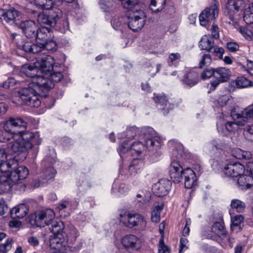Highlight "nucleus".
I'll return each instance as SVG.
<instances>
[{
    "label": "nucleus",
    "instance_id": "nucleus-1",
    "mask_svg": "<svg viewBox=\"0 0 253 253\" xmlns=\"http://www.w3.org/2000/svg\"><path fill=\"white\" fill-rule=\"evenodd\" d=\"M63 77L60 72L51 71L37 77L29 83L28 87L22 88L18 91V100H21V104L39 107L41 101L37 95L47 96L48 91L54 86V83L60 82Z\"/></svg>",
    "mask_w": 253,
    "mask_h": 253
},
{
    "label": "nucleus",
    "instance_id": "nucleus-2",
    "mask_svg": "<svg viewBox=\"0 0 253 253\" xmlns=\"http://www.w3.org/2000/svg\"><path fill=\"white\" fill-rule=\"evenodd\" d=\"M27 126L24 128V129ZM24 128L16 129L13 135V141L7 144V149L11 153L15 154L17 160L24 161L28 155V150L32 148L34 143V134L29 131H24Z\"/></svg>",
    "mask_w": 253,
    "mask_h": 253
},
{
    "label": "nucleus",
    "instance_id": "nucleus-3",
    "mask_svg": "<svg viewBox=\"0 0 253 253\" xmlns=\"http://www.w3.org/2000/svg\"><path fill=\"white\" fill-rule=\"evenodd\" d=\"M169 172L171 179L174 183H179L184 178L185 187L187 189L192 187L196 179V174L192 169L189 168L183 169L177 161L171 163Z\"/></svg>",
    "mask_w": 253,
    "mask_h": 253
},
{
    "label": "nucleus",
    "instance_id": "nucleus-4",
    "mask_svg": "<svg viewBox=\"0 0 253 253\" xmlns=\"http://www.w3.org/2000/svg\"><path fill=\"white\" fill-rule=\"evenodd\" d=\"M142 131L144 132V143L137 141L131 144V151H134L139 155L146 149L149 151H153L160 148V138L156 135H154V131L152 127H145Z\"/></svg>",
    "mask_w": 253,
    "mask_h": 253
},
{
    "label": "nucleus",
    "instance_id": "nucleus-5",
    "mask_svg": "<svg viewBox=\"0 0 253 253\" xmlns=\"http://www.w3.org/2000/svg\"><path fill=\"white\" fill-rule=\"evenodd\" d=\"M54 63V60L52 56L44 55L36 63L35 65H25L22 70L27 77L32 78L33 81H34L37 77L41 76L38 73L44 75L45 73L51 71Z\"/></svg>",
    "mask_w": 253,
    "mask_h": 253
},
{
    "label": "nucleus",
    "instance_id": "nucleus-6",
    "mask_svg": "<svg viewBox=\"0 0 253 253\" xmlns=\"http://www.w3.org/2000/svg\"><path fill=\"white\" fill-rule=\"evenodd\" d=\"M26 126L27 122L22 119L10 118L4 124V129H0V142L13 141V135L17 133L16 129L24 128Z\"/></svg>",
    "mask_w": 253,
    "mask_h": 253
},
{
    "label": "nucleus",
    "instance_id": "nucleus-7",
    "mask_svg": "<svg viewBox=\"0 0 253 253\" xmlns=\"http://www.w3.org/2000/svg\"><path fill=\"white\" fill-rule=\"evenodd\" d=\"M230 115L234 121L227 122L225 124L226 128L229 132L238 130L239 126L244 125L249 120L253 119V112H230Z\"/></svg>",
    "mask_w": 253,
    "mask_h": 253
},
{
    "label": "nucleus",
    "instance_id": "nucleus-8",
    "mask_svg": "<svg viewBox=\"0 0 253 253\" xmlns=\"http://www.w3.org/2000/svg\"><path fill=\"white\" fill-rule=\"evenodd\" d=\"M120 221L129 228L136 227L138 229L144 230L146 226V221L142 215L135 213L126 212L120 214Z\"/></svg>",
    "mask_w": 253,
    "mask_h": 253
},
{
    "label": "nucleus",
    "instance_id": "nucleus-9",
    "mask_svg": "<svg viewBox=\"0 0 253 253\" xmlns=\"http://www.w3.org/2000/svg\"><path fill=\"white\" fill-rule=\"evenodd\" d=\"M134 7L127 17V26L133 31H137L144 26L146 16L143 10L134 9Z\"/></svg>",
    "mask_w": 253,
    "mask_h": 253
},
{
    "label": "nucleus",
    "instance_id": "nucleus-10",
    "mask_svg": "<svg viewBox=\"0 0 253 253\" xmlns=\"http://www.w3.org/2000/svg\"><path fill=\"white\" fill-rule=\"evenodd\" d=\"M63 13L59 8H53L49 10L48 13H41L38 15L37 20L39 24L54 27L57 20L62 17Z\"/></svg>",
    "mask_w": 253,
    "mask_h": 253
},
{
    "label": "nucleus",
    "instance_id": "nucleus-11",
    "mask_svg": "<svg viewBox=\"0 0 253 253\" xmlns=\"http://www.w3.org/2000/svg\"><path fill=\"white\" fill-rule=\"evenodd\" d=\"M219 3L216 0H213L211 4L204 10L199 15L201 25L206 26L209 23L216 19L218 15Z\"/></svg>",
    "mask_w": 253,
    "mask_h": 253
},
{
    "label": "nucleus",
    "instance_id": "nucleus-12",
    "mask_svg": "<svg viewBox=\"0 0 253 253\" xmlns=\"http://www.w3.org/2000/svg\"><path fill=\"white\" fill-rule=\"evenodd\" d=\"M55 213L51 209H46L38 212L35 215L34 223L37 227H48L55 219Z\"/></svg>",
    "mask_w": 253,
    "mask_h": 253
},
{
    "label": "nucleus",
    "instance_id": "nucleus-13",
    "mask_svg": "<svg viewBox=\"0 0 253 253\" xmlns=\"http://www.w3.org/2000/svg\"><path fill=\"white\" fill-rule=\"evenodd\" d=\"M21 17V13L14 7L9 9L0 8V19L1 21L4 22L10 25L16 23Z\"/></svg>",
    "mask_w": 253,
    "mask_h": 253
},
{
    "label": "nucleus",
    "instance_id": "nucleus-14",
    "mask_svg": "<svg viewBox=\"0 0 253 253\" xmlns=\"http://www.w3.org/2000/svg\"><path fill=\"white\" fill-rule=\"evenodd\" d=\"M231 76V71L225 67L214 68V79L211 82L213 89H215L218 85L222 83L226 82Z\"/></svg>",
    "mask_w": 253,
    "mask_h": 253
},
{
    "label": "nucleus",
    "instance_id": "nucleus-15",
    "mask_svg": "<svg viewBox=\"0 0 253 253\" xmlns=\"http://www.w3.org/2000/svg\"><path fill=\"white\" fill-rule=\"evenodd\" d=\"M245 170L244 165L238 162H230L224 167L222 172L227 177H236L242 174Z\"/></svg>",
    "mask_w": 253,
    "mask_h": 253
},
{
    "label": "nucleus",
    "instance_id": "nucleus-16",
    "mask_svg": "<svg viewBox=\"0 0 253 253\" xmlns=\"http://www.w3.org/2000/svg\"><path fill=\"white\" fill-rule=\"evenodd\" d=\"M244 4L243 0H227L225 13L231 21H234L235 14L244 7Z\"/></svg>",
    "mask_w": 253,
    "mask_h": 253
},
{
    "label": "nucleus",
    "instance_id": "nucleus-17",
    "mask_svg": "<svg viewBox=\"0 0 253 253\" xmlns=\"http://www.w3.org/2000/svg\"><path fill=\"white\" fill-rule=\"evenodd\" d=\"M19 27L22 31L23 34L30 39L35 38L39 28L37 23L31 20L21 21Z\"/></svg>",
    "mask_w": 253,
    "mask_h": 253
},
{
    "label": "nucleus",
    "instance_id": "nucleus-18",
    "mask_svg": "<svg viewBox=\"0 0 253 253\" xmlns=\"http://www.w3.org/2000/svg\"><path fill=\"white\" fill-rule=\"evenodd\" d=\"M123 246L128 250H139L141 246L140 239L134 235L125 236L121 240Z\"/></svg>",
    "mask_w": 253,
    "mask_h": 253
},
{
    "label": "nucleus",
    "instance_id": "nucleus-19",
    "mask_svg": "<svg viewBox=\"0 0 253 253\" xmlns=\"http://www.w3.org/2000/svg\"><path fill=\"white\" fill-rule=\"evenodd\" d=\"M171 182L167 179H162L152 187L154 193L158 197L166 196L170 189Z\"/></svg>",
    "mask_w": 253,
    "mask_h": 253
},
{
    "label": "nucleus",
    "instance_id": "nucleus-20",
    "mask_svg": "<svg viewBox=\"0 0 253 253\" xmlns=\"http://www.w3.org/2000/svg\"><path fill=\"white\" fill-rule=\"evenodd\" d=\"M197 70L195 68L187 71L181 80L182 84L189 87L197 84L200 81V74Z\"/></svg>",
    "mask_w": 253,
    "mask_h": 253
},
{
    "label": "nucleus",
    "instance_id": "nucleus-21",
    "mask_svg": "<svg viewBox=\"0 0 253 253\" xmlns=\"http://www.w3.org/2000/svg\"><path fill=\"white\" fill-rule=\"evenodd\" d=\"M56 173V170L51 167H49L46 169H44L41 173V179L35 184H33L34 187L38 188L41 186V184L45 182H47L49 180L53 179Z\"/></svg>",
    "mask_w": 253,
    "mask_h": 253
},
{
    "label": "nucleus",
    "instance_id": "nucleus-22",
    "mask_svg": "<svg viewBox=\"0 0 253 253\" xmlns=\"http://www.w3.org/2000/svg\"><path fill=\"white\" fill-rule=\"evenodd\" d=\"M18 47L19 49L25 52L36 54L41 52L42 47V46H40L39 43L38 44L37 42L35 44L31 40H25L21 44H19Z\"/></svg>",
    "mask_w": 253,
    "mask_h": 253
},
{
    "label": "nucleus",
    "instance_id": "nucleus-23",
    "mask_svg": "<svg viewBox=\"0 0 253 253\" xmlns=\"http://www.w3.org/2000/svg\"><path fill=\"white\" fill-rule=\"evenodd\" d=\"M13 181H15L16 184L20 183L21 180L25 179L29 173L28 169L24 166H16L11 171Z\"/></svg>",
    "mask_w": 253,
    "mask_h": 253
},
{
    "label": "nucleus",
    "instance_id": "nucleus-24",
    "mask_svg": "<svg viewBox=\"0 0 253 253\" xmlns=\"http://www.w3.org/2000/svg\"><path fill=\"white\" fill-rule=\"evenodd\" d=\"M49 243L50 247L52 249L59 250L66 245L67 235L59 234L53 235V237L50 238Z\"/></svg>",
    "mask_w": 253,
    "mask_h": 253
},
{
    "label": "nucleus",
    "instance_id": "nucleus-25",
    "mask_svg": "<svg viewBox=\"0 0 253 253\" xmlns=\"http://www.w3.org/2000/svg\"><path fill=\"white\" fill-rule=\"evenodd\" d=\"M28 211V206L25 204H21L11 210L10 216L13 219L22 218L27 214Z\"/></svg>",
    "mask_w": 253,
    "mask_h": 253
},
{
    "label": "nucleus",
    "instance_id": "nucleus-26",
    "mask_svg": "<svg viewBox=\"0 0 253 253\" xmlns=\"http://www.w3.org/2000/svg\"><path fill=\"white\" fill-rule=\"evenodd\" d=\"M15 155V154H14ZM18 161H20L17 160L14 156L12 160H9L8 161H4L0 162V172L10 173L11 171H13V169H15L18 166Z\"/></svg>",
    "mask_w": 253,
    "mask_h": 253
},
{
    "label": "nucleus",
    "instance_id": "nucleus-27",
    "mask_svg": "<svg viewBox=\"0 0 253 253\" xmlns=\"http://www.w3.org/2000/svg\"><path fill=\"white\" fill-rule=\"evenodd\" d=\"M48 227L53 235L66 234L64 231L65 229L64 223L58 219L55 218Z\"/></svg>",
    "mask_w": 253,
    "mask_h": 253
},
{
    "label": "nucleus",
    "instance_id": "nucleus-28",
    "mask_svg": "<svg viewBox=\"0 0 253 253\" xmlns=\"http://www.w3.org/2000/svg\"><path fill=\"white\" fill-rule=\"evenodd\" d=\"M237 184L241 189H247L253 185V176L250 174L239 175Z\"/></svg>",
    "mask_w": 253,
    "mask_h": 253
},
{
    "label": "nucleus",
    "instance_id": "nucleus-29",
    "mask_svg": "<svg viewBox=\"0 0 253 253\" xmlns=\"http://www.w3.org/2000/svg\"><path fill=\"white\" fill-rule=\"evenodd\" d=\"M50 31L49 27L44 26L41 28L39 27L35 38L36 39L37 42L39 44V43L44 42L49 40L50 36Z\"/></svg>",
    "mask_w": 253,
    "mask_h": 253
},
{
    "label": "nucleus",
    "instance_id": "nucleus-30",
    "mask_svg": "<svg viewBox=\"0 0 253 253\" xmlns=\"http://www.w3.org/2000/svg\"><path fill=\"white\" fill-rule=\"evenodd\" d=\"M213 45L214 40L210 35H204L199 42L201 49L206 50L208 52L211 51Z\"/></svg>",
    "mask_w": 253,
    "mask_h": 253
},
{
    "label": "nucleus",
    "instance_id": "nucleus-31",
    "mask_svg": "<svg viewBox=\"0 0 253 253\" xmlns=\"http://www.w3.org/2000/svg\"><path fill=\"white\" fill-rule=\"evenodd\" d=\"M244 217L242 215L238 214L231 217V229L236 232L240 231L243 226Z\"/></svg>",
    "mask_w": 253,
    "mask_h": 253
},
{
    "label": "nucleus",
    "instance_id": "nucleus-32",
    "mask_svg": "<svg viewBox=\"0 0 253 253\" xmlns=\"http://www.w3.org/2000/svg\"><path fill=\"white\" fill-rule=\"evenodd\" d=\"M232 85L238 88H246L253 86L252 81L248 80L245 77L241 76L238 77L235 81H233Z\"/></svg>",
    "mask_w": 253,
    "mask_h": 253
},
{
    "label": "nucleus",
    "instance_id": "nucleus-33",
    "mask_svg": "<svg viewBox=\"0 0 253 253\" xmlns=\"http://www.w3.org/2000/svg\"><path fill=\"white\" fill-rule=\"evenodd\" d=\"M35 2L38 7L43 9L50 10L57 8L53 6V5H56V0H35Z\"/></svg>",
    "mask_w": 253,
    "mask_h": 253
},
{
    "label": "nucleus",
    "instance_id": "nucleus-34",
    "mask_svg": "<svg viewBox=\"0 0 253 253\" xmlns=\"http://www.w3.org/2000/svg\"><path fill=\"white\" fill-rule=\"evenodd\" d=\"M166 0H151L150 9L154 13L162 11L165 7Z\"/></svg>",
    "mask_w": 253,
    "mask_h": 253
},
{
    "label": "nucleus",
    "instance_id": "nucleus-35",
    "mask_svg": "<svg viewBox=\"0 0 253 253\" xmlns=\"http://www.w3.org/2000/svg\"><path fill=\"white\" fill-rule=\"evenodd\" d=\"M11 172L10 173H0V183L5 186H8L9 188L16 184L15 181H13Z\"/></svg>",
    "mask_w": 253,
    "mask_h": 253
},
{
    "label": "nucleus",
    "instance_id": "nucleus-36",
    "mask_svg": "<svg viewBox=\"0 0 253 253\" xmlns=\"http://www.w3.org/2000/svg\"><path fill=\"white\" fill-rule=\"evenodd\" d=\"M127 17L115 16L111 21V24L115 30H121V28L126 25Z\"/></svg>",
    "mask_w": 253,
    "mask_h": 253
},
{
    "label": "nucleus",
    "instance_id": "nucleus-37",
    "mask_svg": "<svg viewBox=\"0 0 253 253\" xmlns=\"http://www.w3.org/2000/svg\"><path fill=\"white\" fill-rule=\"evenodd\" d=\"M39 46H42V47L41 52L44 50L55 51L57 48L56 42L51 40H48L45 42L39 43Z\"/></svg>",
    "mask_w": 253,
    "mask_h": 253
},
{
    "label": "nucleus",
    "instance_id": "nucleus-38",
    "mask_svg": "<svg viewBox=\"0 0 253 253\" xmlns=\"http://www.w3.org/2000/svg\"><path fill=\"white\" fill-rule=\"evenodd\" d=\"M230 207L233 211L238 212H242L245 209L246 204L241 200L235 199L231 201Z\"/></svg>",
    "mask_w": 253,
    "mask_h": 253
},
{
    "label": "nucleus",
    "instance_id": "nucleus-39",
    "mask_svg": "<svg viewBox=\"0 0 253 253\" xmlns=\"http://www.w3.org/2000/svg\"><path fill=\"white\" fill-rule=\"evenodd\" d=\"M243 19L247 24L253 23V3H251L247 8L245 9Z\"/></svg>",
    "mask_w": 253,
    "mask_h": 253
},
{
    "label": "nucleus",
    "instance_id": "nucleus-40",
    "mask_svg": "<svg viewBox=\"0 0 253 253\" xmlns=\"http://www.w3.org/2000/svg\"><path fill=\"white\" fill-rule=\"evenodd\" d=\"M145 127H144V128ZM143 128H144V127L138 128L134 126L129 127L126 131V137L129 139H132L137 134L141 135V133L144 135V132L143 131H141Z\"/></svg>",
    "mask_w": 253,
    "mask_h": 253
},
{
    "label": "nucleus",
    "instance_id": "nucleus-41",
    "mask_svg": "<svg viewBox=\"0 0 253 253\" xmlns=\"http://www.w3.org/2000/svg\"><path fill=\"white\" fill-rule=\"evenodd\" d=\"M153 100L155 103L158 106H164L167 105L168 102L167 96L164 93L154 94Z\"/></svg>",
    "mask_w": 253,
    "mask_h": 253
},
{
    "label": "nucleus",
    "instance_id": "nucleus-42",
    "mask_svg": "<svg viewBox=\"0 0 253 253\" xmlns=\"http://www.w3.org/2000/svg\"><path fill=\"white\" fill-rule=\"evenodd\" d=\"M212 230L218 235L226 234L224 223L222 221L215 222L212 225Z\"/></svg>",
    "mask_w": 253,
    "mask_h": 253
},
{
    "label": "nucleus",
    "instance_id": "nucleus-43",
    "mask_svg": "<svg viewBox=\"0 0 253 253\" xmlns=\"http://www.w3.org/2000/svg\"><path fill=\"white\" fill-rule=\"evenodd\" d=\"M143 166V162L139 159H134L129 166L131 172H137Z\"/></svg>",
    "mask_w": 253,
    "mask_h": 253
},
{
    "label": "nucleus",
    "instance_id": "nucleus-44",
    "mask_svg": "<svg viewBox=\"0 0 253 253\" xmlns=\"http://www.w3.org/2000/svg\"><path fill=\"white\" fill-rule=\"evenodd\" d=\"M117 188L118 189V192L120 194H124L128 191V187L124 183H121L118 185L117 182H114L112 186V192H115L114 189Z\"/></svg>",
    "mask_w": 253,
    "mask_h": 253
},
{
    "label": "nucleus",
    "instance_id": "nucleus-45",
    "mask_svg": "<svg viewBox=\"0 0 253 253\" xmlns=\"http://www.w3.org/2000/svg\"><path fill=\"white\" fill-rule=\"evenodd\" d=\"M12 239L10 238L7 239L4 244L0 245V253H7L12 247Z\"/></svg>",
    "mask_w": 253,
    "mask_h": 253
},
{
    "label": "nucleus",
    "instance_id": "nucleus-46",
    "mask_svg": "<svg viewBox=\"0 0 253 253\" xmlns=\"http://www.w3.org/2000/svg\"><path fill=\"white\" fill-rule=\"evenodd\" d=\"M244 135L245 138L250 141H253V126H246L244 129Z\"/></svg>",
    "mask_w": 253,
    "mask_h": 253
},
{
    "label": "nucleus",
    "instance_id": "nucleus-47",
    "mask_svg": "<svg viewBox=\"0 0 253 253\" xmlns=\"http://www.w3.org/2000/svg\"><path fill=\"white\" fill-rule=\"evenodd\" d=\"M201 78L204 80H208L211 77L214 79V68H207L201 74Z\"/></svg>",
    "mask_w": 253,
    "mask_h": 253
},
{
    "label": "nucleus",
    "instance_id": "nucleus-48",
    "mask_svg": "<svg viewBox=\"0 0 253 253\" xmlns=\"http://www.w3.org/2000/svg\"><path fill=\"white\" fill-rule=\"evenodd\" d=\"M159 253H169V248L165 244L164 238L161 237L159 239L158 245Z\"/></svg>",
    "mask_w": 253,
    "mask_h": 253
},
{
    "label": "nucleus",
    "instance_id": "nucleus-49",
    "mask_svg": "<svg viewBox=\"0 0 253 253\" xmlns=\"http://www.w3.org/2000/svg\"><path fill=\"white\" fill-rule=\"evenodd\" d=\"M211 62V55L209 53L204 54L201 58L200 62V67L202 68L204 66L209 65Z\"/></svg>",
    "mask_w": 253,
    "mask_h": 253
},
{
    "label": "nucleus",
    "instance_id": "nucleus-50",
    "mask_svg": "<svg viewBox=\"0 0 253 253\" xmlns=\"http://www.w3.org/2000/svg\"><path fill=\"white\" fill-rule=\"evenodd\" d=\"M129 150L131 151V144H129L128 141H126L122 143L118 149V151L119 154L125 153Z\"/></svg>",
    "mask_w": 253,
    "mask_h": 253
},
{
    "label": "nucleus",
    "instance_id": "nucleus-51",
    "mask_svg": "<svg viewBox=\"0 0 253 253\" xmlns=\"http://www.w3.org/2000/svg\"><path fill=\"white\" fill-rule=\"evenodd\" d=\"M239 31L243 36L247 40L251 39L253 36L252 32L246 27H240Z\"/></svg>",
    "mask_w": 253,
    "mask_h": 253
},
{
    "label": "nucleus",
    "instance_id": "nucleus-52",
    "mask_svg": "<svg viewBox=\"0 0 253 253\" xmlns=\"http://www.w3.org/2000/svg\"><path fill=\"white\" fill-rule=\"evenodd\" d=\"M231 98V96L229 95H223L218 97L217 102L219 106L223 107L226 105L228 101Z\"/></svg>",
    "mask_w": 253,
    "mask_h": 253
},
{
    "label": "nucleus",
    "instance_id": "nucleus-53",
    "mask_svg": "<svg viewBox=\"0 0 253 253\" xmlns=\"http://www.w3.org/2000/svg\"><path fill=\"white\" fill-rule=\"evenodd\" d=\"M212 49L213 51L211 50V52L214 53L216 56L218 57L220 59L223 58L224 50L222 47L213 45Z\"/></svg>",
    "mask_w": 253,
    "mask_h": 253
},
{
    "label": "nucleus",
    "instance_id": "nucleus-54",
    "mask_svg": "<svg viewBox=\"0 0 253 253\" xmlns=\"http://www.w3.org/2000/svg\"><path fill=\"white\" fill-rule=\"evenodd\" d=\"M79 235V233L77 229L73 225L69 227V237H70L74 241L76 240Z\"/></svg>",
    "mask_w": 253,
    "mask_h": 253
},
{
    "label": "nucleus",
    "instance_id": "nucleus-55",
    "mask_svg": "<svg viewBox=\"0 0 253 253\" xmlns=\"http://www.w3.org/2000/svg\"><path fill=\"white\" fill-rule=\"evenodd\" d=\"M181 57L179 53H172L169 55V65H172L174 62L178 60Z\"/></svg>",
    "mask_w": 253,
    "mask_h": 253
},
{
    "label": "nucleus",
    "instance_id": "nucleus-56",
    "mask_svg": "<svg viewBox=\"0 0 253 253\" xmlns=\"http://www.w3.org/2000/svg\"><path fill=\"white\" fill-rule=\"evenodd\" d=\"M238 44L234 42H228L226 44V48L231 52H235L239 49Z\"/></svg>",
    "mask_w": 253,
    "mask_h": 253
},
{
    "label": "nucleus",
    "instance_id": "nucleus-57",
    "mask_svg": "<svg viewBox=\"0 0 253 253\" xmlns=\"http://www.w3.org/2000/svg\"><path fill=\"white\" fill-rule=\"evenodd\" d=\"M210 30L211 31L212 35L211 37L215 39L219 38V28L217 26L213 24Z\"/></svg>",
    "mask_w": 253,
    "mask_h": 253
},
{
    "label": "nucleus",
    "instance_id": "nucleus-58",
    "mask_svg": "<svg viewBox=\"0 0 253 253\" xmlns=\"http://www.w3.org/2000/svg\"><path fill=\"white\" fill-rule=\"evenodd\" d=\"M191 224V221L190 219H186L184 228L182 231V235L184 236H188L190 232L189 226Z\"/></svg>",
    "mask_w": 253,
    "mask_h": 253
},
{
    "label": "nucleus",
    "instance_id": "nucleus-59",
    "mask_svg": "<svg viewBox=\"0 0 253 253\" xmlns=\"http://www.w3.org/2000/svg\"><path fill=\"white\" fill-rule=\"evenodd\" d=\"M28 242L30 245L36 247L39 245L40 242L36 237L31 236L28 239Z\"/></svg>",
    "mask_w": 253,
    "mask_h": 253
},
{
    "label": "nucleus",
    "instance_id": "nucleus-60",
    "mask_svg": "<svg viewBox=\"0 0 253 253\" xmlns=\"http://www.w3.org/2000/svg\"><path fill=\"white\" fill-rule=\"evenodd\" d=\"M188 243V240L185 237H182L180 240V249L179 253H181L183 250H186L188 248L187 244Z\"/></svg>",
    "mask_w": 253,
    "mask_h": 253
},
{
    "label": "nucleus",
    "instance_id": "nucleus-61",
    "mask_svg": "<svg viewBox=\"0 0 253 253\" xmlns=\"http://www.w3.org/2000/svg\"><path fill=\"white\" fill-rule=\"evenodd\" d=\"M7 210V206L5 202L3 200H0V215L4 214Z\"/></svg>",
    "mask_w": 253,
    "mask_h": 253
},
{
    "label": "nucleus",
    "instance_id": "nucleus-62",
    "mask_svg": "<svg viewBox=\"0 0 253 253\" xmlns=\"http://www.w3.org/2000/svg\"><path fill=\"white\" fill-rule=\"evenodd\" d=\"M151 219L153 222L157 223L160 220V213L156 211H153L151 214Z\"/></svg>",
    "mask_w": 253,
    "mask_h": 253
},
{
    "label": "nucleus",
    "instance_id": "nucleus-63",
    "mask_svg": "<svg viewBox=\"0 0 253 253\" xmlns=\"http://www.w3.org/2000/svg\"><path fill=\"white\" fill-rule=\"evenodd\" d=\"M69 30V23L67 19H64L62 24V27L60 28V30L62 33H66Z\"/></svg>",
    "mask_w": 253,
    "mask_h": 253
},
{
    "label": "nucleus",
    "instance_id": "nucleus-64",
    "mask_svg": "<svg viewBox=\"0 0 253 253\" xmlns=\"http://www.w3.org/2000/svg\"><path fill=\"white\" fill-rule=\"evenodd\" d=\"M183 155V152L181 150L174 149L172 151V156L173 157H175L176 160H179L181 158Z\"/></svg>",
    "mask_w": 253,
    "mask_h": 253
}]
</instances>
